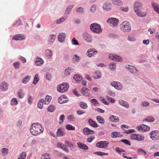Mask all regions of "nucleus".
Listing matches in <instances>:
<instances>
[{"mask_svg": "<svg viewBox=\"0 0 159 159\" xmlns=\"http://www.w3.org/2000/svg\"><path fill=\"white\" fill-rule=\"evenodd\" d=\"M89 123L90 125L93 127L97 128L98 127V125L95 122L91 119L89 120Z\"/></svg>", "mask_w": 159, "mask_h": 159, "instance_id": "nucleus-32", "label": "nucleus"}, {"mask_svg": "<svg viewBox=\"0 0 159 159\" xmlns=\"http://www.w3.org/2000/svg\"><path fill=\"white\" fill-rule=\"evenodd\" d=\"M73 78L77 82H78L82 79V77L80 75H74Z\"/></svg>", "mask_w": 159, "mask_h": 159, "instance_id": "nucleus-39", "label": "nucleus"}, {"mask_svg": "<svg viewBox=\"0 0 159 159\" xmlns=\"http://www.w3.org/2000/svg\"><path fill=\"white\" fill-rule=\"evenodd\" d=\"M109 119L111 121L113 122H117L119 120L118 117L114 116H111L109 118Z\"/></svg>", "mask_w": 159, "mask_h": 159, "instance_id": "nucleus-33", "label": "nucleus"}, {"mask_svg": "<svg viewBox=\"0 0 159 159\" xmlns=\"http://www.w3.org/2000/svg\"><path fill=\"white\" fill-rule=\"evenodd\" d=\"M68 119L70 121H73L75 120V117L73 115H70L68 117Z\"/></svg>", "mask_w": 159, "mask_h": 159, "instance_id": "nucleus-60", "label": "nucleus"}, {"mask_svg": "<svg viewBox=\"0 0 159 159\" xmlns=\"http://www.w3.org/2000/svg\"><path fill=\"white\" fill-rule=\"evenodd\" d=\"M74 71L73 69L71 67H68L65 70V74L66 75H69Z\"/></svg>", "mask_w": 159, "mask_h": 159, "instance_id": "nucleus-24", "label": "nucleus"}, {"mask_svg": "<svg viewBox=\"0 0 159 159\" xmlns=\"http://www.w3.org/2000/svg\"><path fill=\"white\" fill-rule=\"evenodd\" d=\"M82 93L86 96H88L90 94V91L86 87H83L81 89Z\"/></svg>", "mask_w": 159, "mask_h": 159, "instance_id": "nucleus-21", "label": "nucleus"}, {"mask_svg": "<svg viewBox=\"0 0 159 159\" xmlns=\"http://www.w3.org/2000/svg\"><path fill=\"white\" fill-rule=\"evenodd\" d=\"M18 103L17 99L15 98H13L11 100V104L12 106L16 105Z\"/></svg>", "mask_w": 159, "mask_h": 159, "instance_id": "nucleus-44", "label": "nucleus"}, {"mask_svg": "<svg viewBox=\"0 0 159 159\" xmlns=\"http://www.w3.org/2000/svg\"><path fill=\"white\" fill-rule=\"evenodd\" d=\"M44 102L43 99H41L39 101L38 103V107L39 108L41 109L43 107V102Z\"/></svg>", "mask_w": 159, "mask_h": 159, "instance_id": "nucleus-38", "label": "nucleus"}, {"mask_svg": "<svg viewBox=\"0 0 159 159\" xmlns=\"http://www.w3.org/2000/svg\"><path fill=\"white\" fill-rule=\"evenodd\" d=\"M137 137L136 138V140L138 141H142L144 139V136L139 134H137Z\"/></svg>", "mask_w": 159, "mask_h": 159, "instance_id": "nucleus-49", "label": "nucleus"}, {"mask_svg": "<svg viewBox=\"0 0 159 159\" xmlns=\"http://www.w3.org/2000/svg\"><path fill=\"white\" fill-rule=\"evenodd\" d=\"M119 103L120 105L125 107L126 108H128L129 107V103L125 101L122 100H120L119 101Z\"/></svg>", "mask_w": 159, "mask_h": 159, "instance_id": "nucleus-20", "label": "nucleus"}, {"mask_svg": "<svg viewBox=\"0 0 159 159\" xmlns=\"http://www.w3.org/2000/svg\"><path fill=\"white\" fill-rule=\"evenodd\" d=\"M65 36L63 33H61L58 35V41L61 42H62L65 41Z\"/></svg>", "mask_w": 159, "mask_h": 159, "instance_id": "nucleus-23", "label": "nucleus"}, {"mask_svg": "<svg viewBox=\"0 0 159 159\" xmlns=\"http://www.w3.org/2000/svg\"><path fill=\"white\" fill-rule=\"evenodd\" d=\"M119 20L116 18H110L107 20V23L111 26L114 27L117 25Z\"/></svg>", "mask_w": 159, "mask_h": 159, "instance_id": "nucleus-6", "label": "nucleus"}, {"mask_svg": "<svg viewBox=\"0 0 159 159\" xmlns=\"http://www.w3.org/2000/svg\"><path fill=\"white\" fill-rule=\"evenodd\" d=\"M115 150L116 152H118L120 154L121 152H125V150L120 149V148L118 147H116L115 148Z\"/></svg>", "mask_w": 159, "mask_h": 159, "instance_id": "nucleus-51", "label": "nucleus"}, {"mask_svg": "<svg viewBox=\"0 0 159 159\" xmlns=\"http://www.w3.org/2000/svg\"><path fill=\"white\" fill-rule=\"evenodd\" d=\"M83 132L85 134L89 135L90 134H93L94 133V132L88 128V127H85L83 129Z\"/></svg>", "mask_w": 159, "mask_h": 159, "instance_id": "nucleus-16", "label": "nucleus"}, {"mask_svg": "<svg viewBox=\"0 0 159 159\" xmlns=\"http://www.w3.org/2000/svg\"><path fill=\"white\" fill-rule=\"evenodd\" d=\"M150 135H151L150 138L152 140H155L157 138V136L156 134V131H152L150 133Z\"/></svg>", "mask_w": 159, "mask_h": 159, "instance_id": "nucleus-30", "label": "nucleus"}, {"mask_svg": "<svg viewBox=\"0 0 159 159\" xmlns=\"http://www.w3.org/2000/svg\"><path fill=\"white\" fill-rule=\"evenodd\" d=\"M114 60L116 61H121V58L118 55H115Z\"/></svg>", "mask_w": 159, "mask_h": 159, "instance_id": "nucleus-58", "label": "nucleus"}, {"mask_svg": "<svg viewBox=\"0 0 159 159\" xmlns=\"http://www.w3.org/2000/svg\"><path fill=\"white\" fill-rule=\"evenodd\" d=\"M121 141L126 145H128L129 146H130L131 145V144H130V143H129V141L127 139H122L121 140Z\"/></svg>", "mask_w": 159, "mask_h": 159, "instance_id": "nucleus-57", "label": "nucleus"}, {"mask_svg": "<svg viewBox=\"0 0 159 159\" xmlns=\"http://www.w3.org/2000/svg\"><path fill=\"white\" fill-rule=\"evenodd\" d=\"M111 136L112 138H115L117 137L122 136V135L121 134L120 132L115 131L111 133Z\"/></svg>", "mask_w": 159, "mask_h": 159, "instance_id": "nucleus-25", "label": "nucleus"}, {"mask_svg": "<svg viewBox=\"0 0 159 159\" xmlns=\"http://www.w3.org/2000/svg\"><path fill=\"white\" fill-rule=\"evenodd\" d=\"M91 103L95 106H97L99 104L97 100L94 98L92 99L91 100Z\"/></svg>", "mask_w": 159, "mask_h": 159, "instance_id": "nucleus-56", "label": "nucleus"}, {"mask_svg": "<svg viewBox=\"0 0 159 159\" xmlns=\"http://www.w3.org/2000/svg\"><path fill=\"white\" fill-rule=\"evenodd\" d=\"M2 152V154L3 156H4L7 154L8 152V150L7 148H3L1 150Z\"/></svg>", "mask_w": 159, "mask_h": 159, "instance_id": "nucleus-46", "label": "nucleus"}, {"mask_svg": "<svg viewBox=\"0 0 159 159\" xmlns=\"http://www.w3.org/2000/svg\"><path fill=\"white\" fill-rule=\"evenodd\" d=\"M127 39L129 41L134 42L135 41V39L133 35H130L128 36Z\"/></svg>", "mask_w": 159, "mask_h": 159, "instance_id": "nucleus-54", "label": "nucleus"}, {"mask_svg": "<svg viewBox=\"0 0 159 159\" xmlns=\"http://www.w3.org/2000/svg\"><path fill=\"white\" fill-rule=\"evenodd\" d=\"M43 63V60L40 57H38L35 61V64L37 66H40Z\"/></svg>", "mask_w": 159, "mask_h": 159, "instance_id": "nucleus-22", "label": "nucleus"}, {"mask_svg": "<svg viewBox=\"0 0 159 159\" xmlns=\"http://www.w3.org/2000/svg\"><path fill=\"white\" fill-rule=\"evenodd\" d=\"M96 119L97 121L101 124H104L105 121L104 118L100 116H97L96 117Z\"/></svg>", "mask_w": 159, "mask_h": 159, "instance_id": "nucleus-36", "label": "nucleus"}, {"mask_svg": "<svg viewBox=\"0 0 159 159\" xmlns=\"http://www.w3.org/2000/svg\"><path fill=\"white\" fill-rule=\"evenodd\" d=\"M51 156L48 153H46L42 154L40 159H50Z\"/></svg>", "mask_w": 159, "mask_h": 159, "instance_id": "nucleus-27", "label": "nucleus"}, {"mask_svg": "<svg viewBox=\"0 0 159 159\" xmlns=\"http://www.w3.org/2000/svg\"><path fill=\"white\" fill-rule=\"evenodd\" d=\"M152 5L154 10L159 14V7L158 5L157 4L153 3Z\"/></svg>", "mask_w": 159, "mask_h": 159, "instance_id": "nucleus-42", "label": "nucleus"}, {"mask_svg": "<svg viewBox=\"0 0 159 159\" xmlns=\"http://www.w3.org/2000/svg\"><path fill=\"white\" fill-rule=\"evenodd\" d=\"M90 28L93 32L96 33H100L102 31L100 25L95 23L91 24L90 25Z\"/></svg>", "mask_w": 159, "mask_h": 159, "instance_id": "nucleus-4", "label": "nucleus"}, {"mask_svg": "<svg viewBox=\"0 0 159 159\" xmlns=\"http://www.w3.org/2000/svg\"><path fill=\"white\" fill-rule=\"evenodd\" d=\"M120 29L124 31L129 32L131 29L130 23L127 21L123 22L120 25Z\"/></svg>", "mask_w": 159, "mask_h": 159, "instance_id": "nucleus-2", "label": "nucleus"}, {"mask_svg": "<svg viewBox=\"0 0 159 159\" xmlns=\"http://www.w3.org/2000/svg\"><path fill=\"white\" fill-rule=\"evenodd\" d=\"M72 44L74 45H79L77 41L75 39V38H73L72 39Z\"/></svg>", "mask_w": 159, "mask_h": 159, "instance_id": "nucleus-62", "label": "nucleus"}, {"mask_svg": "<svg viewBox=\"0 0 159 159\" xmlns=\"http://www.w3.org/2000/svg\"><path fill=\"white\" fill-rule=\"evenodd\" d=\"M109 144V143L107 141H100L96 143V147L99 148H107Z\"/></svg>", "mask_w": 159, "mask_h": 159, "instance_id": "nucleus-5", "label": "nucleus"}, {"mask_svg": "<svg viewBox=\"0 0 159 159\" xmlns=\"http://www.w3.org/2000/svg\"><path fill=\"white\" fill-rule=\"evenodd\" d=\"M135 12L139 16L143 17L146 16L147 14V11L146 9L142 8V9L136 11Z\"/></svg>", "mask_w": 159, "mask_h": 159, "instance_id": "nucleus-8", "label": "nucleus"}, {"mask_svg": "<svg viewBox=\"0 0 159 159\" xmlns=\"http://www.w3.org/2000/svg\"><path fill=\"white\" fill-rule=\"evenodd\" d=\"M136 129L139 131L146 132L150 129V127L147 125L142 124L137 126Z\"/></svg>", "mask_w": 159, "mask_h": 159, "instance_id": "nucleus-7", "label": "nucleus"}, {"mask_svg": "<svg viewBox=\"0 0 159 159\" xmlns=\"http://www.w3.org/2000/svg\"><path fill=\"white\" fill-rule=\"evenodd\" d=\"M93 76L95 79H99L101 76V73L99 71H96L94 74Z\"/></svg>", "mask_w": 159, "mask_h": 159, "instance_id": "nucleus-31", "label": "nucleus"}, {"mask_svg": "<svg viewBox=\"0 0 159 159\" xmlns=\"http://www.w3.org/2000/svg\"><path fill=\"white\" fill-rule=\"evenodd\" d=\"M45 55L48 58H51L52 55V51L49 49H46L45 51Z\"/></svg>", "mask_w": 159, "mask_h": 159, "instance_id": "nucleus-29", "label": "nucleus"}, {"mask_svg": "<svg viewBox=\"0 0 159 159\" xmlns=\"http://www.w3.org/2000/svg\"><path fill=\"white\" fill-rule=\"evenodd\" d=\"M149 105V103L147 102H143L141 104V106L142 107H148Z\"/></svg>", "mask_w": 159, "mask_h": 159, "instance_id": "nucleus-61", "label": "nucleus"}, {"mask_svg": "<svg viewBox=\"0 0 159 159\" xmlns=\"http://www.w3.org/2000/svg\"><path fill=\"white\" fill-rule=\"evenodd\" d=\"M112 3L118 6H121L123 5V2L120 0H112Z\"/></svg>", "mask_w": 159, "mask_h": 159, "instance_id": "nucleus-35", "label": "nucleus"}, {"mask_svg": "<svg viewBox=\"0 0 159 159\" xmlns=\"http://www.w3.org/2000/svg\"><path fill=\"white\" fill-rule=\"evenodd\" d=\"M58 102L60 104L68 102V100L63 98V97H60L58 99Z\"/></svg>", "mask_w": 159, "mask_h": 159, "instance_id": "nucleus-28", "label": "nucleus"}, {"mask_svg": "<svg viewBox=\"0 0 159 159\" xmlns=\"http://www.w3.org/2000/svg\"><path fill=\"white\" fill-rule=\"evenodd\" d=\"M79 106L80 107L84 109H86L88 107V106L86 103L82 102H80Z\"/></svg>", "mask_w": 159, "mask_h": 159, "instance_id": "nucleus-43", "label": "nucleus"}, {"mask_svg": "<svg viewBox=\"0 0 159 159\" xmlns=\"http://www.w3.org/2000/svg\"><path fill=\"white\" fill-rule=\"evenodd\" d=\"M51 96H49L48 95H47L46 96L45 100L44 101V104H48L51 101Z\"/></svg>", "mask_w": 159, "mask_h": 159, "instance_id": "nucleus-34", "label": "nucleus"}, {"mask_svg": "<svg viewBox=\"0 0 159 159\" xmlns=\"http://www.w3.org/2000/svg\"><path fill=\"white\" fill-rule=\"evenodd\" d=\"M142 4L139 2H136L134 5V9L135 12L136 11H137L141 9H142Z\"/></svg>", "mask_w": 159, "mask_h": 159, "instance_id": "nucleus-10", "label": "nucleus"}, {"mask_svg": "<svg viewBox=\"0 0 159 159\" xmlns=\"http://www.w3.org/2000/svg\"><path fill=\"white\" fill-rule=\"evenodd\" d=\"M154 119L150 116H148L144 119V121H146L148 122H153L154 121Z\"/></svg>", "mask_w": 159, "mask_h": 159, "instance_id": "nucleus-45", "label": "nucleus"}, {"mask_svg": "<svg viewBox=\"0 0 159 159\" xmlns=\"http://www.w3.org/2000/svg\"><path fill=\"white\" fill-rule=\"evenodd\" d=\"M56 134L57 136H64L65 135V133L62 128H59L57 129Z\"/></svg>", "mask_w": 159, "mask_h": 159, "instance_id": "nucleus-17", "label": "nucleus"}, {"mask_svg": "<svg viewBox=\"0 0 159 159\" xmlns=\"http://www.w3.org/2000/svg\"><path fill=\"white\" fill-rule=\"evenodd\" d=\"M42 126L38 123H33L32 124L30 130L32 134L37 135L42 133L43 130Z\"/></svg>", "mask_w": 159, "mask_h": 159, "instance_id": "nucleus-1", "label": "nucleus"}, {"mask_svg": "<svg viewBox=\"0 0 159 159\" xmlns=\"http://www.w3.org/2000/svg\"><path fill=\"white\" fill-rule=\"evenodd\" d=\"M18 157L22 159H25L26 157V154L25 152H22Z\"/></svg>", "mask_w": 159, "mask_h": 159, "instance_id": "nucleus-53", "label": "nucleus"}, {"mask_svg": "<svg viewBox=\"0 0 159 159\" xmlns=\"http://www.w3.org/2000/svg\"><path fill=\"white\" fill-rule=\"evenodd\" d=\"M66 129L68 130H74L75 129V127L70 124L66 125Z\"/></svg>", "mask_w": 159, "mask_h": 159, "instance_id": "nucleus-40", "label": "nucleus"}, {"mask_svg": "<svg viewBox=\"0 0 159 159\" xmlns=\"http://www.w3.org/2000/svg\"><path fill=\"white\" fill-rule=\"evenodd\" d=\"M111 85L118 90H121L122 88V85L119 82L114 81L111 83Z\"/></svg>", "mask_w": 159, "mask_h": 159, "instance_id": "nucleus-9", "label": "nucleus"}, {"mask_svg": "<svg viewBox=\"0 0 159 159\" xmlns=\"http://www.w3.org/2000/svg\"><path fill=\"white\" fill-rule=\"evenodd\" d=\"M129 71L132 73H135L137 71L136 68L131 65H128L126 67Z\"/></svg>", "mask_w": 159, "mask_h": 159, "instance_id": "nucleus-19", "label": "nucleus"}, {"mask_svg": "<svg viewBox=\"0 0 159 159\" xmlns=\"http://www.w3.org/2000/svg\"><path fill=\"white\" fill-rule=\"evenodd\" d=\"M97 51L94 49H89L87 51V55L90 57L95 55L97 53Z\"/></svg>", "mask_w": 159, "mask_h": 159, "instance_id": "nucleus-12", "label": "nucleus"}, {"mask_svg": "<svg viewBox=\"0 0 159 159\" xmlns=\"http://www.w3.org/2000/svg\"><path fill=\"white\" fill-rule=\"evenodd\" d=\"M55 108V107L54 106L51 105L48 107V110L49 112H53L54 111Z\"/></svg>", "mask_w": 159, "mask_h": 159, "instance_id": "nucleus-52", "label": "nucleus"}, {"mask_svg": "<svg viewBox=\"0 0 159 159\" xmlns=\"http://www.w3.org/2000/svg\"><path fill=\"white\" fill-rule=\"evenodd\" d=\"M94 139L95 137L94 136H92L88 138L87 139V141L89 143H91Z\"/></svg>", "mask_w": 159, "mask_h": 159, "instance_id": "nucleus-63", "label": "nucleus"}, {"mask_svg": "<svg viewBox=\"0 0 159 159\" xmlns=\"http://www.w3.org/2000/svg\"><path fill=\"white\" fill-rule=\"evenodd\" d=\"M84 12L83 8L82 7H79L77 8L76 12L79 14H82Z\"/></svg>", "mask_w": 159, "mask_h": 159, "instance_id": "nucleus-47", "label": "nucleus"}, {"mask_svg": "<svg viewBox=\"0 0 159 159\" xmlns=\"http://www.w3.org/2000/svg\"><path fill=\"white\" fill-rule=\"evenodd\" d=\"M77 144L78 147L80 149L85 150H88L89 149L88 147L86 144L83 143L78 142Z\"/></svg>", "mask_w": 159, "mask_h": 159, "instance_id": "nucleus-18", "label": "nucleus"}, {"mask_svg": "<svg viewBox=\"0 0 159 159\" xmlns=\"http://www.w3.org/2000/svg\"><path fill=\"white\" fill-rule=\"evenodd\" d=\"M102 7L103 10L106 11H109L111 9V5L110 3H104L102 6Z\"/></svg>", "mask_w": 159, "mask_h": 159, "instance_id": "nucleus-11", "label": "nucleus"}, {"mask_svg": "<svg viewBox=\"0 0 159 159\" xmlns=\"http://www.w3.org/2000/svg\"><path fill=\"white\" fill-rule=\"evenodd\" d=\"M25 38V36L22 34H18L14 36L12 39L16 40H22L24 39Z\"/></svg>", "mask_w": 159, "mask_h": 159, "instance_id": "nucleus-13", "label": "nucleus"}, {"mask_svg": "<svg viewBox=\"0 0 159 159\" xmlns=\"http://www.w3.org/2000/svg\"><path fill=\"white\" fill-rule=\"evenodd\" d=\"M120 10L122 11L127 12L129 10V8L128 7H121L120 8Z\"/></svg>", "mask_w": 159, "mask_h": 159, "instance_id": "nucleus-55", "label": "nucleus"}, {"mask_svg": "<svg viewBox=\"0 0 159 159\" xmlns=\"http://www.w3.org/2000/svg\"><path fill=\"white\" fill-rule=\"evenodd\" d=\"M69 87V84L66 82L63 83L59 84L57 88L58 91L62 93L66 91Z\"/></svg>", "mask_w": 159, "mask_h": 159, "instance_id": "nucleus-3", "label": "nucleus"}, {"mask_svg": "<svg viewBox=\"0 0 159 159\" xmlns=\"http://www.w3.org/2000/svg\"><path fill=\"white\" fill-rule=\"evenodd\" d=\"M84 39L87 41L91 42L92 41V37L90 35L87 33H85L83 34Z\"/></svg>", "mask_w": 159, "mask_h": 159, "instance_id": "nucleus-14", "label": "nucleus"}, {"mask_svg": "<svg viewBox=\"0 0 159 159\" xmlns=\"http://www.w3.org/2000/svg\"><path fill=\"white\" fill-rule=\"evenodd\" d=\"M17 94L18 97L20 98H23L24 96V93L23 92L22 90L20 89L17 92Z\"/></svg>", "mask_w": 159, "mask_h": 159, "instance_id": "nucleus-41", "label": "nucleus"}, {"mask_svg": "<svg viewBox=\"0 0 159 159\" xmlns=\"http://www.w3.org/2000/svg\"><path fill=\"white\" fill-rule=\"evenodd\" d=\"M8 84L5 82H2L0 85V89L3 91L7 90L8 89Z\"/></svg>", "mask_w": 159, "mask_h": 159, "instance_id": "nucleus-15", "label": "nucleus"}, {"mask_svg": "<svg viewBox=\"0 0 159 159\" xmlns=\"http://www.w3.org/2000/svg\"><path fill=\"white\" fill-rule=\"evenodd\" d=\"M30 76L28 75L25 76L22 80V82L24 84H26L30 80Z\"/></svg>", "mask_w": 159, "mask_h": 159, "instance_id": "nucleus-37", "label": "nucleus"}, {"mask_svg": "<svg viewBox=\"0 0 159 159\" xmlns=\"http://www.w3.org/2000/svg\"><path fill=\"white\" fill-rule=\"evenodd\" d=\"M96 5H93L91 7L90 9V11L92 12H94L96 10Z\"/></svg>", "mask_w": 159, "mask_h": 159, "instance_id": "nucleus-64", "label": "nucleus"}, {"mask_svg": "<svg viewBox=\"0 0 159 159\" xmlns=\"http://www.w3.org/2000/svg\"><path fill=\"white\" fill-rule=\"evenodd\" d=\"M39 80V76L37 74H36L34 78V80L33 81V84H34V85H35L37 84V83H38V81Z\"/></svg>", "mask_w": 159, "mask_h": 159, "instance_id": "nucleus-48", "label": "nucleus"}, {"mask_svg": "<svg viewBox=\"0 0 159 159\" xmlns=\"http://www.w3.org/2000/svg\"><path fill=\"white\" fill-rule=\"evenodd\" d=\"M56 38V36L55 35L53 34H51L49 37V40H48V42L49 44H52L55 40V39Z\"/></svg>", "mask_w": 159, "mask_h": 159, "instance_id": "nucleus-26", "label": "nucleus"}, {"mask_svg": "<svg viewBox=\"0 0 159 159\" xmlns=\"http://www.w3.org/2000/svg\"><path fill=\"white\" fill-rule=\"evenodd\" d=\"M109 68L111 70H114L115 69L116 65L115 63H111L109 65Z\"/></svg>", "mask_w": 159, "mask_h": 159, "instance_id": "nucleus-59", "label": "nucleus"}, {"mask_svg": "<svg viewBox=\"0 0 159 159\" xmlns=\"http://www.w3.org/2000/svg\"><path fill=\"white\" fill-rule=\"evenodd\" d=\"M13 66L16 69H18L20 68V62L19 61H16L13 63Z\"/></svg>", "mask_w": 159, "mask_h": 159, "instance_id": "nucleus-50", "label": "nucleus"}]
</instances>
